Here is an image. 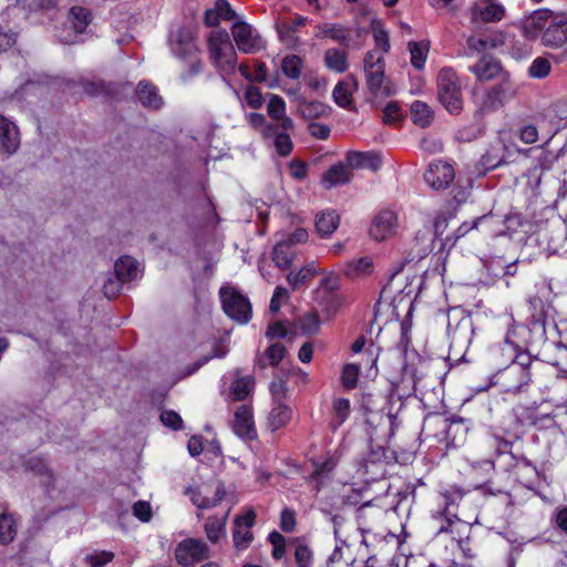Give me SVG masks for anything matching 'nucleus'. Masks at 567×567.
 I'll list each match as a JSON object with an SVG mask.
<instances>
[{
  "label": "nucleus",
  "mask_w": 567,
  "mask_h": 567,
  "mask_svg": "<svg viewBox=\"0 0 567 567\" xmlns=\"http://www.w3.org/2000/svg\"><path fill=\"white\" fill-rule=\"evenodd\" d=\"M555 18L548 10L535 11L522 25V32L527 40H534L542 31H545Z\"/></svg>",
  "instance_id": "nucleus-20"
},
{
  "label": "nucleus",
  "mask_w": 567,
  "mask_h": 567,
  "mask_svg": "<svg viewBox=\"0 0 567 567\" xmlns=\"http://www.w3.org/2000/svg\"><path fill=\"white\" fill-rule=\"evenodd\" d=\"M299 112L307 120L324 117L329 114L330 107L319 101H301L299 103Z\"/></svg>",
  "instance_id": "nucleus-34"
},
{
  "label": "nucleus",
  "mask_w": 567,
  "mask_h": 567,
  "mask_svg": "<svg viewBox=\"0 0 567 567\" xmlns=\"http://www.w3.org/2000/svg\"><path fill=\"white\" fill-rule=\"evenodd\" d=\"M408 49H409L410 55H411V59H410L411 64L416 70H422L426 62L429 50H430L429 43L425 41H420V42L411 41L408 44Z\"/></svg>",
  "instance_id": "nucleus-37"
},
{
  "label": "nucleus",
  "mask_w": 567,
  "mask_h": 567,
  "mask_svg": "<svg viewBox=\"0 0 567 567\" xmlns=\"http://www.w3.org/2000/svg\"><path fill=\"white\" fill-rule=\"evenodd\" d=\"M454 178L455 172L453 166L443 161L432 162L424 174L426 184L436 190L449 187Z\"/></svg>",
  "instance_id": "nucleus-11"
},
{
  "label": "nucleus",
  "mask_w": 567,
  "mask_h": 567,
  "mask_svg": "<svg viewBox=\"0 0 567 567\" xmlns=\"http://www.w3.org/2000/svg\"><path fill=\"white\" fill-rule=\"evenodd\" d=\"M373 38L377 47V51L380 53H386L390 49L389 37L385 30L380 24L373 23Z\"/></svg>",
  "instance_id": "nucleus-52"
},
{
  "label": "nucleus",
  "mask_w": 567,
  "mask_h": 567,
  "mask_svg": "<svg viewBox=\"0 0 567 567\" xmlns=\"http://www.w3.org/2000/svg\"><path fill=\"white\" fill-rule=\"evenodd\" d=\"M411 326L406 322L401 323V337L398 341V350L402 353L404 358H408L410 355L409 353V346L411 342Z\"/></svg>",
  "instance_id": "nucleus-56"
},
{
  "label": "nucleus",
  "mask_w": 567,
  "mask_h": 567,
  "mask_svg": "<svg viewBox=\"0 0 567 567\" xmlns=\"http://www.w3.org/2000/svg\"><path fill=\"white\" fill-rule=\"evenodd\" d=\"M473 334L470 320H462L450 331L451 344L458 348H466L471 343Z\"/></svg>",
  "instance_id": "nucleus-32"
},
{
  "label": "nucleus",
  "mask_w": 567,
  "mask_h": 567,
  "mask_svg": "<svg viewBox=\"0 0 567 567\" xmlns=\"http://www.w3.org/2000/svg\"><path fill=\"white\" fill-rule=\"evenodd\" d=\"M169 48L172 53L181 60H186L197 55L193 33L187 28H179L171 33Z\"/></svg>",
  "instance_id": "nucleus-12"
},
{
  "label": "nucleus",
  "mask_w": 567,
  "mask_h": 567,
  "mask_svg": "<svg viewBox=\"0 0 567 567\" xmlns=\"http://www.w3.org/2000/svg\"><path fill=\"white\" fill-rule=\"evenodd\" d=\"M444 499V507L433 514V519L440 525L437 526L439 533L451 532V526L458 522L456 513L452 511L454 504L462 498L463 494L461 491L455 489L453 492H445L441 494Z\"/></svg>",
  "instance_id": "nucleus-13"
},
{
  "label": "nucleus",
  "mask_w": 567,
  "mask_h": 567,
  "mask_svg": "<svg viewBox=\"0 0 567 567\" xmlns=\"http://www.w3.org/2000/svg\"><path fill=\"white\" fill-rule=\"evenodd\" d=\"M550 71L551 64L549 60L538 56L532 62L527 72L532 79H544L549 75Z\"/></svg>",
  "instance_id": "nucleus-46"
},
{
  "label": "nucleus",
  "mask_w": 567,
  "mask_h": 567,
  "mask_svg": "<svg viewBox=\"0 0 567 567\" xmlns=\"http://www.w3.org/2000/svg\"><path fill=\"white\" fill-rule=\"evenodd\" d=\"M518 84L508 73H504L499 82L487 89L482 97L481 111L493 112L513 100L518 93Z\"/></svg>",
  "instance_id": "nucleus-4"
},
{
  "label": "nucleus",
  "mask_w": 567,
  "mask_h": 567,
  "mask_svg": "<svg viewBox=\"0 0 567 567\" xmlns=\"http://www.w3.org/2000/svg\"><path fill=\"white\" fill-rule=\"evenodd\" d=\"M468 12L473 23H498L506 17V8L499 0H474Z\"/></svg>",
  "instance_id": "nucleus-8"
},
{
  "label": "nucleus",
  "mask_w": 567,
  "mask_h": 567,
  "mask_svg": "<svg viewBox=\"0 0 567 567\" xmlns=\"http://www.w3.org/2000/svg\"><path fill=\"white\" fill-rule=\"evenodd\" d=\"M488 50L497 49L505 44L506 34L501 30H492L484 34Z\"/></svg>",
  "instance_id": "nucleus-63"
},
{
  "label": "nucleus",
  "mask_w": 567,
  "mask_h": 567,
  "mask_svg": "<svg viewBox=\"0 0 567 567\" xmlns=\"http://www.w3.org/2000/svg\"><path fill=\"white\" fill-rule=\"evenodd\" d=\"M114 272L125 282L135 280L142 275L140 264L130 256H123L115 261Z\"/></svg>",
  "instance_id": "nucleus-25"
},
{
  "label": "nucleus",
  "mask_w": 567,
  "mask_h": 567,
  "mask_svg": "<svg viewBox=\"0 0 567 567\" xmlns=\"http://www.w3.org/2000/svg\"><path fill=\"white\" fill-rule=\"evenodd\" d=\"M318 38H331L343 45H349L350 33L349 30L340 24H323L319 28L316 34Z\"/></svg>",
  "instance_id": "nucleus-35"
},
{
  "label": "nucleus",
  "mask_w": 567,
  "mask_h": 567,
  "mask_svg": "<svg viewBox=\"0 0 567 567\" xmlns=\"http://www.w3.org/2000/svg\"><path fill=\"white\" fill-rule=\"evenodd\" d=\"M254 382L250 377H241L234 380L230 386L229 391V398L233 401H241L245 400L251 389H252Z\"/></svg>",
  "instance_id": "nucleus-41"
},
{
  "label": "nucleus",
  "mask_w": 567,
  "mask_h": 567,
  "mask_svg": "<svg viewBox=\"0 0 567 567\" xmlns=\"http://www.w3.org/2000/svg\"><path fill=\"white\" fill-rule=\"evenodd\" d=\"M539 130L543 131L545 144H548L558 131V126H554L547 131H544L543 125L536 126L534 124H524L518 132L519 140L525 144H533L537 142L539 137Z\"/></svg>",
  "instance_id": "nucleus-27"
},
{
  "label": "nucleus",
  "mask_w": 567,
  "mask_h": 567,
  "mask_svg": "<svg viewBox=\"0 0 567 567\" xmlns=\"http://www.w3.org/2000/svg\"><path fill=\"white\" fill-rule=\"evenodd\" d=\"M530 41L532 40L527 39L524 41H515L509 49V55L517 61L528 58L533 51Z\"/></svg>",
  "instance_id": "nucleus-48"
},
{
  "label": "nucleus",
  "mask_w": 567,
  "mask_h": 567,
  "mask_svg": "<svg viewBox=\"0 0 567 567\" xmlns=\"http://www.w3.org/2000/svg\"><path fill=\"white\" fill-rule=\"evenodd\" d=\"M192 502L198 508H209L216 506L224 496V489L220 484L215 486L204 485L188 491Z\"/></svg>",
  "instance_id": "nucleus-15"
},
{
  "label": "nucleus",
  "mask_w": 567,
  "mask_h": 567,
  "mask_svg": "<svg viewBox=\"0 0 567 567\" xmlns=\"http://www.w3.org/2000/svg\"><path fill=\"white\" fill-rule=\"evenodd\" d=\"M302 68V59L295 54L287 55L281 61L282 73L291 80H298L301 76Z\"/></svg>",
  "instance_id": "nucleus-43"
},
{
  "label": "nucleus",
  "mask_w": 567,
  "mask_h": 567,
  "mask_svg": "<svg viewBox=\"0 0 567 567\" xmlns=\"http://www.w3.org/2000/svg\"><path fill=\"white\" fill-rule=\"evenodd\" d=\"M225 313L239 323H247L251 318V305L237 289L224 286L219 291Z\"/></svg>",
  "instance_id": "nucleus-6"
},
{
  "label": "nucleus",
  "mask_w": 567,
  "mask_h": 567,
  "mask_svg": "<svg viewBox=\"0 0 567 567\" xmlns=\"http://www.w3.org/2000/svg\"><path fill=\"white\" fill-rule=\"evenodd\" d=\"M384 59L377 50L369 51L363 60L365 83L371 95H389L390 90L384 85Z\"/></svg>",
  "instance_id": "nucleus-5"
},
{
  "label": "nucleus",
  "mask_w": 567,
  "mask_h": 567,
  "mask_svg": "<svg viewBox=\"0 0 567 567\" xmlns=\"http://www.w3.org/2000/svg\"><path fill=\"white\" fill-rule=\"evenodd\" d=\"M209 55L223 76L233 74L237 64V53L226 30H214L208 37Z\"/></svg>",
  "instance_id": "nucleus-1"
},
{
  "label": "nucleus",
  "mask_w": 567,
  "mask_h": 567,
  "mask_svg": "<svg viewBox=\"0 0 567 567\" xmlns=\"http://www.w3.org/2000/svg\"><path fill=\"white\" fill-rule=\"evenodd\" d=\"M123 284H125V281L118 278L115 274L109 275L103 284V292L105 297L109 299L115 298L120 293Z\"/></svg>",
  "instance_id": "nucleus-49"
},
{
  "label": "nucleus",
  "mask_w": 567,
  "mask_h": 567,
  "mask_svg": "<svg viewBox=\"0 0 567 567\" xmlns=\"http://www.w3.org/2000/svg\"><path fill=\"white\" fill-rule=\"evenodd\" d=\"M319 272L320 271L313 265H308L296 274H289L287 280L289 285H291L293 289H296L299 285H302L306 281L310 280L313 276H316ZM321 272L324 274L323 271Z\"/></svg>",
  "instance_id": "nucleus-47"
},
{
  "label": "nucleus",
  "mask_w": 567,
  "mask_h": 567,
  "mask_svg": "<svg viewBox=\"0 0 567 567\" xmlns=\"http://www.w3.org/2000/svg\"><path fill=\"white\" fill-rule=\"evenodd\" d=\"M281 240L293 249L296 245L305 244L308 240V231L305 228H297L292 233L285 235Z\"/></svg>",
  "instance_id": "nucleus-62"
},
{
  "label": "nucleus",
  "mask_w": 567,
  "mask_h": 567,
  "mask_svg": "<svg viewBox=\"0 0 567 567\" xmlns=\"http://www.w3.org/2000/svg\"><path fill=\"white\" fill-rule=\"evenodd\" d=\"M17 534V527L12 516L7 514L0 515V543H10Z\"/></svg>",
  "instance_id": "nucleus-45"
},
{
  "label": "nucleus",
  "mask_w": 567,
  "mask_h": 567,
  "mask_svg": "<svg viewBox=\"0 0 567 567\" xmlns=\"http://www.w3.org/2000/svg\"><path fill=\"white\" fill-rule=\"evenodd\" d=\"M92 12L89 9L80 6L72 7L68 16L71 30L56 34L59 41L64 44L75 43L79 35L85 32L86 28L92 22Z\"/></svg>",
  "instance_id": "nucleus-9"
},
{
  "label": "nucleus",
  "mask_w": 567,
  "mask_h": 567,
  "mask_svg": "<svg viewBox=\"0 0 567 567\" xmlns=\"http://www.w3.org/2000/svg\"><path fill=\"white\" fill-rule=\"evenodd\" d=\"M539 236L542 237L543 241H547L546 249L550 254L557 252L567 238L565 227L560 223L553 226L549 231L540 233Z\"/></svg>",
  "instance_id": "nucleus-31"
},
{
  "label": "nucleus",
  "mask_w": 567,
  "mask_h": 567,
  "mask_svg": "<svg viewBox=\"0 0 567 567\" xmlns=\"http://www.w3.org/2000/svg\"><path fill=\"white\" fill-rule=\"evenodd\" d=\"M333 411L338 423L342 424L350 414V401L348 399H337L333 403Z\"/></svg>",
  "instance_id": "nucleus-58"
},
{
  "label": "nucleus",
  "mask_w": 567,
  "mask_h": 567,
  "mask_svg": "<svg viewBox=\"0 0 567 567\" xmlns=\"http://www.w3.org/2000/svg\"><path fill=\"white\" fill-rule=\"evenodd\" d=\"M227 513L220 517H210L205 523V533L212 543H217L225 537Z\"/></svg>",
  "instance_id": "nucleus-38"
},
{
  "label": "nucleus",
  "mask_w": 567,
  "mask_h": 567,
  "mask_svg": "<svg viewBox=\"0 0 567 567\" xmlns=\"http://www.w3.org/2000/svg\"><path fill=\"white\" fill-rule=\"evenodd\" d=\"M245 101L251 109H259L262 105V95L256 86H248L245 92Z\"/></svg>",
  "instance_id": "nucleus-64"
},
{
  "label": "nucleus",
  "mask_w": 567,
  "mask_h": 567,
  "mask_svg": "<svg viewBox=\"0 0 567 567\" xmlns=\"http://www.w3.org/2000/svg\"><path fill=\"white\" fill-rule=\"evenodd\" d=\"M340 224V216L336 210L326 209L316 217V229L322 237L332 235Z\"/></svg>",
  "instance_id": "nucleus-30"
},
{
  "label": "nucleus",
  "mask_w": 567,
  "mask_h": 567,
  "mask_svg": "<svg viewBox=\"0 0 567 567\" xmlns=\"http://www.w3.org/2000/svg\"><path fill=\"white\" fill-rule=\"evenodd\" d=\"M355 87L357 82L354 80L338 82L332 92L334 102L341 107H349L352 104V91Z\"/></svg>",
  "instance_id": "nucleus-33"
},
{
  "label": "nucleus",
  "mask_w": 567,
  "mask_h": 567,
  "mask_svg": "<svg viewBox=\"0 0 567 567\" xmlns=\"http://www.w3.org/2000/svg\"><path fill=\"white\" fill-rule=\"evenodd\" d=\"M326 66L334 72L342 73L348 69V55L339 49H329L324 53Z\"/></svg>",
  "instance_id": "nucleus-36"
},
{
  "label": "nucleus",
  "mask_w": 567,
  "mask_h": 567,
  "mask_svg": "<svg viewBox=\"0 0 567 567\" xmlns=\"http://www.w3.org/2000/svg\"><path fill=\"white\" fill-rule=\"evenodd\" d=\"M292 416V411L289 405L282 401H278L272 404V408L268 414L267 426L271 431H277L286 426Z\"/></svg>",
  "instance_id": "nucleus-24"
},
{
  "label": "nucleus",
  "mask_w": 567,
  "mask_h": 567,
  "mask_svg": "<svg viewBox=\"0 0 567 567\" xmlns=\"http://www.w3.org/2000/svg\"><path fill=\"white\" fill-rule=\"evenodd\" d=\"M359 377V365L355 363H348L344 365L341 374L342 384L347 389H353L357 385Z\"/></svg>",
  "instance_id": "nucleus-51"
},
{
  "label": "nucleus",
  "mask_w": 567,
  "mask_h": 567,
  "mask_svg": "<svg viewBox=\"0 0 567 567\" xmlns=\"http://www.w3.org/2000/svg\"><path fill=\"white\" fill-rule=\"evenodd\" d=\"M288 297L289 295L286 288L277 287L270 300L269 310L272 313H277L280 310L282 303L288 300Z\"/></svg>",
  "instance_id": "nucleus-60"
},
{
  "label": "nucleus",
  "mask_w": 567,
  "mask_h": 567,
  "mask_svg": "<svg viewBox=\"0 0 567 567\" xmlns=\"http://www.w3.org/2000/svg\"><path fill=\"white\" fill-rule=\"evenodd\" d=\"M533 358L528 353H518L515 360L503 371L501 379L508 393L522 392L530 382Z\"/></svg>",
  "instance_id": "nucleus-2"
},
{
  "label": "nucleus",
  "mask_w": 567,
  "mask_h": 567,
  "mask_svg": "<svg viewBox=\"0 0 567 567\" xmlns=\"http://www.w3.org/2000/svg\"><path fill=\"white\" fill-rule=\"evenodd\" d=\"M185 61L188 62L189 66L187 70L181 73V80L183 83H187L193 76L202 72V62L199 61L197 55L188 58Z\"/></svg>",
  "instance_id": "nucleus-57"
},
{
  "label": "nucleus",
  "mask_w": 567,
  "mask_h": 567,
  "mask_svg": "<svg viewBox=\"0 0 567 567\" xmlns=\"http://www.w3.org/2000/svg\"><path fill=\"white\" fill-rule=\"evenodd\" d=\"M315 563L313 550L306 544H297L292 558H286L284 567H312Z\"/></svg>",
  "instance_id": "nucleus-29"
},
{
  "label": "nucleus",
  "mask_w": 567,
  "mask_h": 567,
  "mask_svg": "<svg viewBox=\"0 0 567 567\" xmlns=\"http://www.w3.org/2000/svg\"><path fill=\"white\" fill-rule=\"evenodd\" d=\"M267 111L274 120L282 118L286 114V103L279 95H271L268 102Z\"/></svg>",
  "instance_id": "nucleus-50"
},
{
  "label": "nucleus",
  "mask_w": 567,
  "mask_h": 567,
  "mask_svg": "<svg viewBox=\"0 0 567 567\" xmlns=\"http://www.w3.org/2000/svg\"><path fill=\"white\" fill-rule=\"evenodd\" d=\"M113 559L110 551H94L85 556V563L91 567H103Z\"/></svg>",
  "instance_id": "nucleus-53"
},
{
  "label": "nucleus",
  "mask_w": 567,
  "mask_h": 567,
  "mask_svg": "<svg viewBox=\"0 0 567 567\" xmlns=\"http://www.w3.org/2000/svg\"><path fill=\"white\" fill-rule=\"evenodd\" d=\"M437 94L440 102L452 114H457L463 107L461 84L455 72L443 68L437 74Z\"/></svg>",
  "instance_id": "nucleus-3"
},
{
  "label": "nucleus",
  "mask_w": 567,
  "mask_h": 567,
  "mask_svg": "<svg viewBox=\"0 0 567 567\" xmlns=\"http://www.w3.org/2000/svg\"><path fill=\"white\" fill-rule=\"evenodd\" d=\"M275 147L279 155L287 156L292 150V142L288 134L279 133L275 137Z\"/></svg>",
  "instance_id": "nucleus-59"
},
{
  "label": "nucleus",
  "mask_w": 567,
  "mask_h": 567,
  "mask_svg": "<svg viewBox=\"0 0 567 567\" xmlns=\"http://www.w3.org/2000/svg\"><path fill=\"white\" fill-rule=\"evenodd\" d=\"M347 165L352 169H369L372 172L381 167V157L378 153L369 152H349L346 156Z\"/></svg>",
  "instance_id": "nucleus-21"
},
{
  "label": "nucleus",
  "mask_w": 567,
  "mask_h": 567,
  "mask_svg": "<svg viewBox=\"0 0 567 567\" xmlns=\"http://www.w3.org/2000/svg\"><path fill=\"white\" fill-rule=\"evenodd\" d=\"M542 42L549 48H560L567 42V20L565 17L555 16L544 31Z\"/></svg>",
  "instance_id": "nucleus-18"
},
{
  "label": "nucleus",
  "mask_w": 567,
  "mask_h": 567,
  "mask_svg": "<svg viewBox=\"0 0 567 567\" xmlns=\"http://www.w3.org/2000/svg\"><path fill=\"white\" fill-rule=\"evenodd\" d=\"M136 95L144 107L158 110L163 106L164 101L159 95L157 87L147 81H141L138 83Z\"/></svg>",
  "instance_id": "nucleus-23"
},
{
  "label": "nucleus",
  "mask_w": 567,
  "mask_h": 567,
  "mask_svg": "<svg viewBox=\"0 0 567 567\" xmlns=\"http://www.w3.org/2000/svg\"><path fill=\"white\" fill-rule=\"evenodd\" d=\"M341 270L348 278L357 279L370 275L373 270V262L370 257H361L344 262Z\"/></svg>",
  "instance_id": "nucleus-28"
},
{
  "label": "nucleus",
  "mask_w": 567,
  "mask_h": 567,
  "mask_svg": "<svg viewBox=\"0 0 567 567\" xmlns=\"http://www.w3.org/2000/svg\"><path fill=\"white\" fill-rule=\"evenodd\" d=\"M161 421L163 422L164 425L173 430L181 429L183 424L181 415L173 410H164L161 413Z\"/></svg>",
  "instance_id": "nucleus-61"
},
{
  "label": "nucleus",
  "mask_w": 567,
  "mask_h": 567,
  "mask_svg": "<svg viewBox=\"0 0 567 567\" xmlns=\"http://www.w3.org/2000/svg\"><path fill=\"white\" fill-rule=\"evenodd\" d=\"M306 23V18L301 16H295L291 21L284 20L278 24V32L282 41L288 44H295V39L291 37V33L296 31L297 28L303 25Z\"/></svg>",
  "instance_id": "nucleus-42"
},
{
  "label": "nucleus",
  "mask_w": 567,
  "mask_h": 567,
  "mask_svg": "<svg viewBox=\"0 0 567 567\" xmlns=\"http://www.w3.org/2000/svg\"><path fill=\"white\" fill-rule=\"evenodd\" d=\"M231 426L235 434L241 439L252 440L256 437L252 412L247 405H241L236 410Z\"/></svg>",
  "instance_id": "nucleus-19"
},
{
  "label": "nucleus",
  "mask_w": 567,
  "mask_h": 567,
  "mask_svg": "<svg viewBox=\"0 0 567 567\" xmlns=\"http://www.w3.org/2000/svg\"><path fill=\"white\" fill-rule=\"evenodd\" d=\"M20 146V134L17 125L0 114V156L9 157Z\"/></svg>",
  "instance_id": "nucleus-14"
},
{
  "label": "nucleus",
  "mask_w": 567,
  "mask_h": 567,
  "mask_svg": "<svg viewBox=\"0 0 567 567\" xmlns=\"http://www.w3.org/2000/svg\"><path fill=\"white\" fill-rule=\"evenodd\" d=\"M504 223L505 221L501 217L485 215L475 221V227L489 233L491 235L501 236L505 234Z\"/></svg>",
  "instance_id": "nucleus-39"
},
{
  "label": "nucleus",
  "mask_w": 567,
  "mask_h": 567,
  "mask_svg": "<svg viewBox=\"0 0 567 567\" xmlns=\"http://www.w3.org/2000/svg\"><path fill=\"white\" fill-rule=\"evenodd\" d=\"M231 34L238 50L243 53L254 54L265 48V42L260 34L241 19L233 23Z\"/></svg>",
  "instance_id": "nucleus-7"
},
{
  "label": "nucleus",
  "mask_w": 567,
  "mask_h": 567,
  "mask_svg": "<svg viewBox=\"0 0 567 567\" xmlns=\"http://www.w3.org/2000/svg\"><path fill=\"white\" fill-rule=\"evenodd\" d=\"M175 556L178 564L190 566L208 556V547L200 539L188 538L177 545Z\"/></svg>",
  "instance_id": "nucleus-10"
},
{
  "label": "nucleus",
  "mask_w": 567,
  "mask_h": 567,
  "mask_svg": "<svg viewBox=\"0 0 567 567\" xmlns=\"http://www.w3.org/2000/svg\"><path fill=\"white\" fill-rule=\"evenodd\" d=\"M255 517L256 514L251 509L236 517L235 529L233 535L236 548L245 549L251 543L252 534L250 532V527L255 523Z\"/></svg>",
  "instance_id": "nucleus-17"
},
{
  "label": "nucleus",
  "mask_w": 567,
  "mask_h": 567,
  "mask_svg": "<svg viewBox=\"0 0 567 567\" xmlns=\"http://www.w3.org/2000/svg\"><path fill=\"white\" fill-rule=\"evenodd\" d=\"M470 71L478 81H491L498 76L501 80L505 73L501 63L491 56H483L474 65L470 66Z\"/></svg>",
  "instance_id": "nucleus-22"
},
{
  "label": "nucleus",
  "mask_w": 567,
  "mask_h": 567,
  "mask_svg": "<svg viewBox=\"0 0 567 567\" xmlns=\"http://www.w3.org/2000/svg\"><path fill=\"white\" fill-rule=\"evenodd\" d=\"M348 165L342 163L331 166L323 175L322 184L324 188H332L350 182L352 174L348 169Z\"/></svg>",
  "instance_id": "nucleus-26"
},
{
  "label": "nucleus",
  "mask_w": 567,
  "mask_h": 567,
  "mask_svg": "<svg viewBox=\"0 0 567 567\" xmlns=\"http://www.w3.org/2000/svg\"><path fill=\"white\" fill-rule=\"evenodd\" d=\"M266 358L269 361L270 365H277L279 362L285 358L286 355V347L281 343H272L269 346V348L266 350Z\"/></svg>",
  "instance_id": "nucleus-54"
},
{
  "label": "nucleus",
  "mask_w": 567,
  "mask_h": 567,
  "mask_svg": "<svg viewBox=\"0 0 567 567\" xmlns=\"http://www.w3.org/2000/svg\"><path fill=\"white\" fill-rule=\"evenodd\" d=\"M398 226V217L396 214L392 210H382L378 214L370 227V235L375 240H384L385 238L392 236Z\"/></svg>",
  "instance_id": "nucleus-16"
},
{
  "label": "nucleus",
  "mask_w": 567,
  "mask_h": 567,
  "mask_svg": "<svg viewBox=\"0 0 567 567\" xmlns=\"http://www.w3.org/2000/svg\"><path fill=\"white\" fill-rule=\"evenodd\" d=\"M319 328L320 320L315 313H308L300 319V329L306 334H313Z\"/></svg>",
  "instance_id": "nucleus-55"
},
{
  "label": "nucleus",
  "mask_w": 567,
  "mask_h": 567,
  "mask_svg": "<svg viewBox=\"0 0 567 567\" xmlns=\"http://www.w3.org/2000/svg\"><path fill=\"white\" fill-rule=\"evenodd\" d=\"M295 255V249L280 239L274 248L272 259L279 268H288L291 265Z\"/></svg>",
  "instance_id": "nucleus-40"
},
{
  "label": "nucleus",
  "mask_w": 567,
  "mask_h": 567,
  "mask_svg": "<svg viewBox=\"0 0 567 567\" xmlns=\"http://www.w3.org/2000/svg\"><path fill=\"white\" fill-rule=\"evenodd\" d=\"M411 114L413 122L421 127L429 126L433 120L429 105L421 101H415L411 104Z\"/></svg>",
  "instance_id": "nucleus-44"
}]
</instances>
